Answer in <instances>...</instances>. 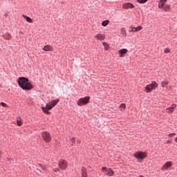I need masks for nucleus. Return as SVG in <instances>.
Segmentation results:
<instances>
[{"label":"nucleus","instance_id":"0eeeda50","mask_svg":"<svg viewBox=\"0 0 177 177\" xmlns=\"http://www.w3.org/2000/svg\"><path fill=\"white\" fill-rule=\"evenodd\" d=\"M102 169L103 172H106V174L108 175V176H113L114 175V171L110 168L102 167Z\"/></svg>","mask_w":177,"mask_h":177},{"label":"nucleus","instance_id":"9b49d317","mask_svg":"<svg viewBox=\"0 0 177 177\" xmlns=\"http://www.w3.org/2000/svg\"><path fill=\"white\" fill-rule=\"evenodd\" d=\"M175 109H176V104H173L170 107L167 108L166 110L167 111V113H169V114H171L174 113Z\"/></svg>","mask_w":177,"mask_h":177},{"label":"nucleus","instance_id":"c85d7f7f","mask_svg":"<svg viewBox=\"0 0 177 177\" xmlns=\"http://www.w3.org/2000/svg\"><path fill=\"white\" fill-rule=\"evenodd\" d=\"M143 28V27H142L141 26H138L137 28H136V31H140V30H142Z\"/></svg>","mask_w":177,"mask_h":177},{"label":"nucleus","instance_id":"39448f33","mask_svg":"<svg viewBox=\"0 0 177 177\" xmlns=\"http://www.w3.org/2000/svg\"><path fill=\"white\" fill-rule=\"evenodd\" d=\"M89 100H91V97L87 96L84 98H80L77 100V106H85V104H88L89 103Z\"/></svg>","mask_w":177,"mask_h":177},{"label":"nucleus","instance_id":"2eb2a0df","mask_svg":"<svg viewBox=\"0 0 177 177\" xmlns=\"http://www.w3.org/2000/svg\"><path fill=\"white\" fill-rule=\"evenodd\" d=\"M120 34L124 38L127 37V30H125V28H122L120 29Z\"/></svg>","mask_w":177,"mask_h":177},{"label":"nucleus","instance_id":"e433bc0d","mask_svg":"<svg viewBox=\"0 0 177 177\" xmlns=\"http://www.w3.org/2000/svg\"><path fill=\"white\" fill-rule=\"evenodd\" d=\"M57 171H59V169H57V170H55V172H57Z\"/></svg>","mask_w":177,"mask_h":177},{"label":"nucleus","instance_id":"aec40b11","mask_svg":"<svg viewBox=\"0 0 177 177\" xmlns=\"http://www.w3.org/2000/svg\"><path fill=\"white\" fill-rule=\"evenodd\" d=\"M86 169L84 168L82 169V177H86Z\"/></svg>","mask_w":177,"mask_h":177},{"label":"nucleus","instance_id":"6e6552de","mask_svg":"<svg viewBox=\"0 0 177 177\" xmlns=\"http://www.w3.org/2000/svg\"><path fill=\"white\" fill-rule=\"evenodd\" d=\"M58 165H59V168H61V169H67V161L61 160V161H59Z\"/></svg>","mask_w":177,"mask_h":177},{"label":"nucleus","instance_id":"f03ea898","mask_svg":"<svg viewBox=\"0 0 177 177\" xmlns=\"http://www.w3.org/2000/svg\"><path fill=\"white\" fill-rule=\"evenodd\" d=\"M60 102V100H53L52 102H49V104H47L45 106H42L41 107V110L42 111L45 113V114H50L49 111L48 110H52L53 107H55V106H56V104H57V103Z\"/></svg>","mask_w":177,"mask_h":177},{"label":"nucleus","instance_id":"423d86ee","mask_svg":"<svg viewBox=\"0 0 177 177\" xmlns=\"http://www.w3.org/2000/svg\"><path fill=\"white\" fill-rule=\"evenodd\" d=\"M134 156L136 158H138V160H143L147 157V155L145 152H137Z\"/></svg>","mask_w":177,"mask_h":177},{"label":"nucleus","instance_id":"c756f323","mask_svg":"<svg viewBox=\"0 0 177 177\" xmlns=\"http://www.w3.org/2000/svg\"><path fill=\"white\" fill-rule=\"evenodd\" d=\"M169 52H171V50H169V48L165 49V53H169Z\"/></svg>","mask_w":177,"mask_h":177},{"label":"nucleus","instance_id":"c9c22d12","mask_svg":"<svg viewBox=\"0 0 177 177\" xmlns=\"http://www.w3.org/2000/svg\"><path fill=\"white\" fill-rule=\"evenodd\" d=\"M175 142H176V143H177V137L175 138Z\"/></svg>","mask_w":177,"mask_h":177},{"label":"nucleus","instance_id":"4be33fe9","mask_svg":"<svg viewBox=\"0 0 177 177\" xmlns=\"http://www.w3.org/2000/svg\"><path fill=\"white\" fill-rule=\"evenodd\" d=\"M162 9H163V10H165V12H168V10H169V9H171V8L169 7V6L165 4Z\"/></svg>","mask_w":177,"mask_h":177},{"label":"nucleus","instance_id":"4c0bfd02","mask_svg":"<svg viewBox=\"0 0 177 177\" xmlns=\"http://www.w3.org/2000/svg\"><path fill=\"white\" fill-rule=\"evenodd\" d=\"M0 158H1V155H0Z\"/></svg>","mask_w":177,"mask_h":177},{"label":"nucleus","instance_id":"cd10ccee","mask_svg":"<svg viewBox=\"0 0 177 177\" xmlns=\"http://www.w3.org/2000/svg\"><path fill=\"white\" fill-rule=\"evenodd\" d=\"M139 3H146L147 2V0H137Z\"/></svg>","mask_w":177,"mask_h":177},{"label":"nucleus","instance_id":"72a5a7b5","mask_svg":"<svg viewBox=\"0 0 177 177\" xmlns=\"http://www.w3.org/2000/svg\"><path fill=\"white\" fill-rule=\"evenodd\" d=\"M171 140H167V143H171Z\"/></svg>","mask_w":177,"mask_h":177},{"label":"nucleus","instance_id":"1a4fd4ad","mask_svg":"<svg viewBox=\"0 0 177 177\" xmlns=\"http://www.w3.org/2000/svg\"><path fill=\"white\" fill-rule=\"evenodd\" d=\"M172 167V162L170 161L167 162L162 167V171H165V169H168V168H171Z\"/></svg>","mask_w":177,"mask_h":177},{"label":"nucleus","instance_id":"f3484780","mask_svg":"<svg viewBox=\"0 0 177 177\" xmlns=\"http://www.w3.org/2000/svg\"><path fill=\"white\" fill-rule=\"evenodd\" d=\"M4 39H12V35L10 33H6L4 35H3Z\"/></svg>","mask_w":177,"mask_h":177},{"label":"nucleus","instance_id":"b1692460","mask_svg":"<svg viewBox=\"0 0 177 177\" xmlns=\"http://www.w3.org/2000/svg\"><path fill=\"white\" fill-rule=\"evenodd\" d=\"M129 30V32H136V28L131 26Z\"/></svg>","mask_w":177,"mask_h":177},{"label":"nucleus","instance_id":"f8f14e48","mask_svg":"<svg viewBox=\"0 0 177 177\" xmlns=\"http://www.w3.org/2000/svg\"><path fill=\"white\" fill-rule=\"evenodd\" d=\"M95 38L97 39V41H103L104 40V38H106V36L103 34H97L95 36Z\"/></svg>","mask_w":177,"mask_h":177},{"label":"nucleus","instance_id":"5701e85b","mask_svg":"<svg viewBox=\"0 0 177 177\" xmlns=\"http://www.w3.org/2000/svg\"><path fill=\"white\" fill-rule=\"evenodd\" d=\"M109 23H110V21L109 20L103 21L102 23V26H103V27H106L109 24Z\"/></svg>","mask_w":177,"mask_h":177},{"label":"nucleus","instance_id":"20e7f679","mask_svg":"<svg viewBox=\"0 0 177 177\" xmlns=\"http://www.w3.org/2000/svg\"><path fill=\"white\" fill-rule=\"evenodd\" d=\"M156 88H158V84H157L156 82H152L151 84L146 86L145 91L147 93H150L153 89H156Z\"/></svg>","mask_w":177,"mask_h":177},{"label":"nucleus","instance_id":"f704fd0d","mask_svg":"<svg viewBox=\"0 0 177 177\" xmlns=\"http://www.w3.org/2000/svg\"><path fill=\"white\" fill-rule=\"evenodd\" d=\"M77 143H81V140H77Z\"/></svg>","mask_w":177,"mask_h":177},{"label":"nucleus","instance_id":"7ed1b4c3","mask_svg":"<svg viewBox=\"0 0 177 177\" xmlns=\"http://www.w3.org/2000/svg\"><path fill=\"white\" fill-rule=\"evenodd\" d=\"M41 138L46 143H49L52 142V136L50 135V133L48 131H43L41 133Z\"/></svg>","mask_w":177,"mask_h":177},{"label":"nucleus","instance_id":"a878e982","mask_svg":"<svg viewBox=\"0 0 177 177\" xmlns=\"http://www.w3.org/2000/svg\"><path fill=\"white\" fill-rule=\"evenodd\" d=\"M39 167L43 169L44 171L46 170V166L42 165V164H39Z\"/></svg>","mask_w":177,"mask_h":177},{"label":"nucleus","instance_id":"2f4dec72","mask_svg":"<svg viewBox=\"0 0 177 177\" xmlns=\"http://www.w3.org/2000/svg\"><path fill=\"white\" fill-rule=\"evenodd\" d=\"M71 142H72V146L75 143V138H73L72 139H71Z\"/></svg>","mask_w":177,"mask_h":177},{"label":"nucleus","instance_id":"9d476101","mask_svg":"<svg viewBox=\"0 0 177 177\" xmlns=\"http://www.w3.org/2000/svg\"><path fill=\"white\" fill-rule=\"evenodd\" d=\"M120 57H124L126 53H128V50L127 48H122L118 51Z\"/></svg>","mask_w":177,"mask_h":177},{"label":"nucleus","instance_id":"ddd939ff","mask_svg":"<svg viewBox=\"0 0 177 177\" xmlns=\"http://www.w3.org/2000/svg\"><path fill=\"white\" fill-rule=\"evenodd\" d=\"M43 50H44V52H52L53 47L50 45H46L44 47Z\"/></svg>","mask_w":177,"mask_h":177},{"label":"nucleus","instance_id":"dca6fc26","mask_svg":"<svg viewBox=\"0 0 177 177\" xmlns=\"http://www.w3.org/2000/svg\"><path fill=\"white\" fill-rule=\"evenodd\" d=\"M17 124L18 127H21L23 125V122L21 121V118L17 117Z\"/></svg>","mask_w":177,"mask_h":177},{"label":"nucleus","instance_id":"473e14b6","mask_svg":"<svg viewBox=\"0 0 177 177\" xmlns=\"http://www.w3.org/2000/svg\"><path fill=\"white\" fill-rule=\"evenodd\" d=\"M1 106H2L3 107H6V103L1 102Z\"/></svg>","mask_w":177,"mask_h":177},{"label":"nucleus","instance_id":"6ab92c4d","mask_svg":"<svg viewBox=\"0 0 177 177\" xmlns=\"http://www.w3.org/2000/svg\"><path fill=\"white\" fill-rule=\"evenodd\" d=\"M120 111H125V109H127V106H125V104H121L120 106Z\"/></svg>","mask_w":177,"mask_h":177},{"label":"nucleus","instance_id":"bb28decb","mask_svg":"<svg viewBox=\"0 0 177 177\" xmlns=\"http://www.w3.org/2000/svg\"><path fill=\"white\" fill-rule=\"evenodd\" d=\"M103 45L104 46V49L106 50H109V44H107L106 43H103Z\"/></svg>","mask_w":177,"mask_h":177},{"label":"nucleus","instance_id":"412c9836","mask_svg":"<svg viewBox=\"0 0 177 177\" xmlns=\"http://www.w3.org/2000/svg\"><path fill=\"white\" fill-rule=\"evenodd\" d=\"M165 5V2H161V0H160L159 5H158L159 9H162Z\"/></svg>","mask_w":177,"mask_h":177},{"label":"nucleus","instance_id":"4468645a","mask_svg":"<svg viewBox=\"0 0 177 177\" xmlns=\"http://www.w3.org/2000/svg\"><path fill=\"white\" fill-rule=\"evenodd\" d=\"M122 8H124V9H129V8L132 9L134 8V6L133 4L128 3L123 4Z\"/></svg>","mask_w":177,"mask_h":177},{"label":"nucleus","instance_id":"a211bd4d","mask_svg":"<svg viewBox=\"0 0 177 177\" xmlns=\"http://www.w3.org/2000/svg\"><path fill=\"white\" fill-rule=\"evenodd\" d=\"M23 17L26 20V21H28V23H32V19H30L29 17L26 15H23Z\"/></svg>","mask_w":177,"mask_h":177},{"label":"nucleus","instance_id":"393cba45","mask_svg":"<svg viewBox=\"0 0 177 177\" xmlns=\"http://www.w3.org/2000/svg\"><path fill=\"white\" fill-rule=\"evenodd\" d=\"M166 85H168V82H162V83H161V86L162 87V88H165V86Z\"/></svg>","mask_w":177,"mask_h":177},{"label":"nucleus","instance_id":"f257e3e1","mask_svg":"<svg viewBox=\"0 0 177 177\" xmlns=\"http://www.w3.org/2000/svg\"><path fill=\"white\" fill-rule=\"evenodd\" d=\"M18 84L25 91H31L32 89V84L28 82V79L24 77L18 78Z\"/></svg>","mask_w":177,"mask_h":177},{"label":"nucleus","instance_id":"7c9ffc66","mask_svg":"<svg viewBox=\"0 0 177 177\" xmlns=\"http://www.w3.org/2000/svg\"><path fill=\"white\" fill-rule=\"evenodd\" d=\"M175 135H176V133H170V134H169V137L172 138V136H175Z\"/></svg>","mask_w":177,"mask_h":177}]
</instances>
